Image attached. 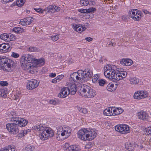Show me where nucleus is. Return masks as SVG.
Here are the masks:
<instances>
[{
	"label": "nucleus",
	"instance_id": "f257e3e1",
	"mask_svg": "<svg viewBox=\"0 0 151 151\" xmlns=\"http://www.w3.org/2000/svg\"><path fill=\"white\" fill-rule=\"evenodd\" d=\"M92 73H91L89 70L85 69L84 71L79 70L77 72H74L70 75V77L74 82L82 83L85 80H88L89 78L91 79L90 77Z\"/></svg>",
	"mask_w": 151,
	"mask_h": 151
},
{
	"label": "nucleus",
	"instance_id": "f03ea898",
	"mask_svg": "<svg viewBox=\"0 0 151 151\" xmlns=\"http://www.w3.org/2000/svg\"><path fill=\"white\" fill-rule=\"evenodd\" d=\"M35 60V59L32 55L28 54H23L21 58L20 63L25 70H28L32 67L30 63H33Z\"/></svg>",
	"mask_w": 151,
	"mask_h": 151
},
{
	"label": "nucleus",
	"instance_id": "7ed1b4c3",
	"mask_svg": "<svg viewBox=\"0 0 151 151\" xmlns=\"http://www.w3.org/2000/svg\"><path fill=\"white\" fill-rule=\"evenodd\" d=\"M92 134L91 131H88L84 128L80 129L77 133L78 137L84 141H89L93 140L94 137L92 136V135H91Z\"/></svg>",
	"mask_w": 151,
	"mask_h": 151
},
{
	"label": "nucleus",
	"instance_id": "20e7f679",
	"mask_svg": "<svg viewBox=\"0 0 151 151\" xmlns=\"http://www.w3.org/2000/svg\"><path fill=\"white\" fill-rule=\"evenodd\" d=\"M81 88L80 93L83 96L87 98H93L94 96V92L91 87L83 84H81Z\"/></svg>",
	"mask_w": 151,
	"mask_h": 151
},
{
	"label": "nucleus",
	"instance_id": "39448f33",
	"mask_svg": "<svg viewBox=\"0 0 151 151\" xmlns=\"http://www.w3.org/2000/svg\"><path fill=\"white\" fill-rule=\"evenodd\" d=\"M14 62L10 60L5 57L0 58V68L6 70V68H10L13 66Z\"/></svg>",
	"mask_w": 151,
	"mask_h": 151
},
{
	"label": "nucleus",
	"instance_id": "423d86ee",
	"mask_svg": "<svg viewBox=\"0 0 151 151\" xmlns=\"http://www.w3.org/2000/svg\"><path fill=\"white\" fill-rule=\"evenodd\" d=\"M54 135L53 131L51 128L47 127L45 131L39 134L40 139L42 140L47 139L49 137H52Z\"/></svg>",
	"mask_w": 151,
	"mask_h": 151
},
{
	"label": "nucleus",
	"instance_id": "0eeeda50",
	"mask_svg": "<svg viewBox=\"0 0 151 151\" xmlns=\"http://www.w3.org/2000/svg\"><path fill=\"white\" fill-rule=\"evenodd\" d=\"M71 132V128L68 126L65 127H60L58 129V134H61L62 136H64L65 138H67L70 135Z\"/></svg>",
	"mask_w": 151,
	"mask_h": 151
},
{
	"label": "nucleus",
	"instance_id": "6e6552de",
	"mask_svg": "<svg viewBox=\"0 0 151 151\" xmlns=\"http://www.w3.org/2000/svg\"><path fill=\"white\" fill-rule=\"evenodd\" d=\"M116 68L115 66H113L112 69H111L110 70L104 72L105 76L106 78L111 80H113V81L116 80V77L117 78V76H116V75L118 73L117 71L114 69Z\"/></svg>",
	"mask_w": 151,
	"mask_h": 151
},
{
	"label": "nucleus",
	"instance_id": "1a4fd4ad",
	"mask_svg": "<svg viewBox=\"0 0 151 151\" xmlns=\"http://www.w3.org/2000/svg\"><path fill=\"white\" fill-rule=\"evenodd\" d=\"M6 127L11 134H15L19 132V126L18 124L15 122L12 124H7L6 125Z\"/></svg>",
	"mask_w": 151,
	"mask_h": 151
},
{
	"label": "nucleus",
	"instance_id": "9d476101",
	"mask_svg": "<svg viewBox=\"0 0 151 151\" xmlns=\"http://www.w3.org/2000/svg\"><path fill=\"white\" fill-rule=\"evenodd\" d=\"M11 121L18 124L19 127H24L27 125L28 121L27 120L21 118L13 117L11 118Z\"/></svg>",
	"mask_w": 151,
	"mask_h": 151
},
{
	"label": "nucleus",
	"instance_id": "9b49d317",
	"mask_svg": "<svg viewBox=\"0 0 151 151\" xmlns=\"http://www.w3.org/2000/svg\"><path fill=\"white\" fill-rule=\"evenodd\" d=\"M148 96L147 92L145 91H139L136 92L134 94L135 99L140 100L147 97Z\"/></svg>",
	"mask_w": 151,
	"mask_h": 151
},
{
	"label": "nucleus",
	"instance_id": "f8f14e48",
	"mask_svg": "<svg viewBox=\"0 0 151 151\" xmlns=\"http://www.w3.org/2000/svg\"><path fill=\"white\" fill-rule=\"evenodd\" d=\"M39 82L36 80L32 79L28 81L27 82L28 85L27 88L29 90H32L37 88L39 85Z\"/></svg>",
	"mask_w": 151,
	"mask_h": 151
},
{
	"label": "nucleus",
	"instance_id": "ddd939ff",
	"mask_svg": "<svg viewBox=\"0 0 151 151\" xmlns=\"http://www.w3.org/2000/svg\"><path fill=\"white\" fill-rule=\"evenodd\" d=\"M69 90L67 87H64L61 90L60 92L59 93L58 96L61 98H65L70 93Z\"/></svg>",
	"mask_w": 151,
	"mask_h": 151
},
{
	"label": "nucleus",
	"instance_id": "4468645a",
	"mask_svg": "<svg viewBox=\"0 0 151 151\" xmlns=\"http://www.w3.org/2000/svg\"><path fill=\"white\" fill-rule=\"evenodd\" d=\"M137 116L139 119L144 121H147L149 119V115L147 112L142 111L137 113Z\"/></svg>",
	"mask_w": 151,
	"mask_h": 151
},
{
	"label": "nucleus",
	"instance_id": "2eb2a0df",
	"mask_svg": "<svg viewBox=\"0 0 151 151\" xmlns=\"http://www.w3.org/2000/svg\"><path fill=\"white\" fill-rule=\"evenodd\" d=\"M68 88L69 90L70 94L71 95H74L76 91V85L73 83H68Z\"/></svg>",
	"mask_w": 151,
	"mask_h": 151
},
{
	"label": "nucleus",
	"instance_id": "dca6fc26",
	"mask_svg": "<svg viewBox=\"0 0 151 151\" xmlns=\"http://www.w3.org/2000/svg\"><path fill=\"white\" fill-rule=\"evenodd\" d=\"M3 45L2 47L4 50V52H6L8 51H9L11 50V48L12 45L11 42H9L7 43H4L2 44Z\"/></svg>",
	"mask_w": 151,
	"mask_h": 151
},
{
	"label": "nucleus",
	"instance_id": "f3484780",
	"mask_svg": "<svg viewBox=\"0 0 151 151\" xmlns=\"http://www.w3.org/2000/svg\"><path fill=\"white\" fill-rule=\"evenodd\" d=\"M120 63L124 65H130L133 62L132 60L128 58H123L120 61Z\"/></svg>",
	"mask_w": 151,
	"mask_h": 151
},
{
	"label": "nucleus",
	"instance_id": "a211bd4d",
	"mask_svg": "<svg viewBox=\"0 0 151 151\" xmlns=\"http://www.w3.org/2000/svg\"><path fill=\"white\" fill-rule=\"evenodd\" d=\"M117 73H118L116 75V76H117V78L116 77V81H119L123 78H125L127 75V72L126 71L117 72Z\"/></svg>",
	"mask_w": 151,
	"mask_h": 151
},
{
	"label": "nucleus",
	"instance_id": "6ab92c4d",
	"mask_svg": "<svg viewBox=\"0 0 151 151\" xmlns=\"http://www.w3.org/2000/svg\"><path fill=\"white\" fill-rule=\"evenodd\" d=\"M47 127L45 125L40 124L38 125H35L32 127V129L38 131H45Z\"/></svg>",
	"mask_w": 151,
	"mask_h": 151
},
{
	"label": "nucleus",
	"instance_id": "aec40b11",
	"mask_svg": "<svg viewBox=\"0 0 151 151\" xmlns=\"http://www.w3.org/2000/svg\"><path fill=\"white\" fill-rule=\"evenodd\" d=\"M113 116H115L123 112V110L120 108H115L112 107Z\"/></svg>",
	"mask_w": 151,
	"mask_h": 151
},
{
	"label": "nucleus",
	"instance_id": "412c9836",
	"mask_svg": "<svg viewBox=\"0 0 151 151\" xmlns=\"http://www.w3.org/2000/svg\"><path fill=\"white\" fill-rule=\"evenodd\" d=\"M122 134H126L129 133L130 132V129L128 125L125 124H122Z\"/></svg>",
	"mask_w": 151,
	"mask_h": 151
},
{
	"label": "nucleus",
	"instance_id": "4be33fe9",
	"mask_svg": "<svg viewBox=\"0 0 151 151\" xmlns=\"http://www.w3.org/2000/svg\"><path fill=\"white\" fill-rule=\"evenodd\" d=\"M112 107L108 108L105 109L103 112L104 115L107 116H113L112 114Z\"/></svg>",
	"mask_w": 151,
	"mask_h": 151
},
{
	"label": "nucleus",
	"instance_id": "5701e85b",
	"mask_svg": "<svg viewBox=\"0 0 151 151\" xmlns=\"http://www.w3.org/2000/svg\"><path fill=\"white\" fill-rule=\"evenodd\" d=\"M140 14L138 10L136 9H132L130 11L129 13V16L131 18H132L133 16L135 15L136 14Z\"/></svg>",
	"mask_w": 151,
	"mask_h": 151
},
{
	"label": "nucleus",
	"instance_id": "b1692460",
	"mask_svg": "<svg viewBox=\"0 0 151 151\" xmlns=\"http://www.w3.org/2000/svg\"><path fill=\"white\" fill-rule=\"evenodd\" d=\"M8 91L7 89L4 88L0 90V96L2 98H5L7 96Z\"/></svg>",
	"mask_w": 151,
	"mask_h": 151
},
{
	"label": "nucleus",
	"instance_id": "393cba45",
	"mask_svg": "<svg viewBox=\"0 0 151 151\" xmlns=\"http://www.w3.org/2000/svg\"><path fill=\"white\" fill-rule=\"evenodd\" d=\"M78 147L75 145L70 146L69 148L65 150V151H79Z\"/></svg>",
	"mask_w": 151,
	"mask_h": 151
},
{
	"label": "nucleus",
	"instance_id": "a878e982",
	"mask_svg": "<svg viewBox=\"0 0 151 151\" xmlns=\"http://www.w3.org/2000/svg\"><path fill=\"white\" fill-rule=\"evenodd\" d=\"M95 83L98 84L100 86H103L106 84V81L104 79H100L97 80Z\"/></svg>",
	"mask_w": 151,
	"mask_h": 151
},
{
	"label": "nucleus",
	"instance_id": "bb28decb",
	"mask_svg": "<svg viewBox=\"0 0 151 151\" xmlns=\"http://www.w3.org/2000/svg\"><path fill=\"white\" fill-rule=\"evenodd\" d=\"M106 88L109 91L112 92L115 90L116 87H114V84L109 83L107 86Z\"/></svg>",
	"mask_w": 151,
	"mask_h": 151
},
{
	"label": "nucleus",
	"instance_id": "cd10ccee",
	"mask_svg": "<svg viewBox=\"0 0 151 151\" xmlns=\"http://www.w3.org/2000/svg\"><path fill=\"white\" fill-rule=\"evenodd\" d=\"M9 35L7 33H4L0 35L1 39L4 41H8Z\"/></svg>",
	"mask_w": 151,
	"mask_h": 151
},
{
	"label": "nucleus",
	"instance_id": "c85d7f7f",
	"mask_svg": "<svg viewBox=\"0 0 151 151\" xmlns=\"http://www.w3.org/2000/svg\"><path fill=\"white\" fill-rule=\"evenodd\" d=\"M13 31L15 32L18 34L22 33V32H24V29L21 28L20 27H14L13 29Z\"/></svg>",
	"mask_w": 151,
	"mask_h": 151
},
{
	"label": "nucleus",
	"instance_id": "c756f323",
	"mask_svg": "<svg viewBox=\"0 0 151 151\" xmlns=\"http://www.w3.org/2000/svg\"><path fill=\"white\" fill-rule=\"evenodd\" d=\"M49 103L54 105L59 104L60 103V101L56 99H55L49 101Z\"/></svg>",
	"mask_w": 151,
	"mask_h": 151
},
{
	"label": "nucleus",
	"instance_id": "7c9ffc66",
	"mask_svg": "<svg viewBox=\"0 0 151 151\" xmlns=\"http://www.w3.org/2000/svg\"><path fill=\"white\" fill-rule=\"evenodd\" d=\"M54 6L50 5L45 9V11H47V12H51V13L54 12Z\"/></svg>",
	"mask_w": 151,
	"mask_h": 151
},
{
	"label": "nucleus",
	"instance_id": "2f4dec72",
	"mask_svg": "<svg viewBox=\"0 0 151 151\" xmlns=\"http://www.w3.org/2000/svg\"><path fill=\"white\" fill-rule=\"evenodd\" d=\"M129 81L130 83L132 84L135 85L138 83L137 80L135 77L130 78Z\"/></svg>",
	"mask_w": 151,
	"mask_h": 151
},
{
	"label": "nucleus",
	"instance_id": "473e14b6",
	"mask_svg": "<svg viewBox=\"0 0 151 151\" xmlns=\"http://www.w3.org/2000/svg\"><path fill=\"white\" fill-rule=\"evenodd\" d=\"M89 3L88 0H80V4L83 6H86Z\"/></svg>",
	"mask_w": 151,
	"mask_h": 151
},
{
	"label": "nucleus",
	"instance_id": "72a5a7b5",
	"mask_svg": "<svg viewBox=\"0 0 151 151\" xmlns=\"http://www.w3.org/2000/svg\"><path fill=\"white\" fill-rule=\"evenodd\" d=\"M25 19L27 25H29L34 20L33 18L31 17H28L25 18Z\"/></svg>",
	"mask_w": 151,
	"mask_h": 151
},
{
	"label": "nucleus",
	"instance_id": "f704fd0d",
	"mask_svg": "<svg viewBox=\"0 0 151 151\" xmlns=\"http://www.w3.org/2000/svg\"><path fill=\"white\" fill-rule=\"evenodd\" d=\"M35 61L37 64H40L41 65H42L45 63L44 59L43 58L38 59H36Z\"/></svg>",
	"mask_w": 151,
	"mask_h": 151
},
{
	"label": "nucleus",
	"instance_id": "c9c22d12",
	"mask_svg": "<svg viewBox=\"0 0 151 151\" xmlns=\"http://www.w3.org/2000/svg\"><path fill=\"white\" fill-rule=\"evenodd\" d=\"M25 0H17V5L19 7L22 6L25 2Z\"/></svg>",
	"mask_w": 151,
	"mask_h": 151
},
{
	"label": "nucleus",
	"instance_id": "e433bc0d",
	"mask_svg": "<svg viewBox=\"0 0 151 151\" xmlns=\"http://www.w3.org/2000/svg\"><path fill=\"white\" fill-rule=\"evenodd\" d=\"M27 133V131L26 130H22L20 132L18 133V134L17 135L19 137H23L25 134H26Z\"/></svg>",
	"mask_w": 151,
	"mask_h": 151
},
{
	"label": "nucleus",
	"instance_id": "4c0bfd02",
	"mask_svg": "<svg viewBox=\"0 0 151 151\" xmlns=\"http://www.w3.org/2000/svg\"><path fill=\"white\" fill-rule=\"evenodd\" d=\"M22 151H32V147L31 146H27L22 149Z\"/></svg>",
	"mask_w": 151,
	"mask_h": 151
},
{
	"label": "nucleus",
	"instance_id": "58836bf2",
	"mask_svg": "<svg viewBox=\"0 0 151 151\" xmlns=\"http://www.w3.org/2000/svg\"><path fill=\"white\" fill-rule=\"evenodd\" d=\"M139 14H135V15L132 18L134 20L137 21L140 19L141 17L140 15H139Z\"/></svg>",
	"mask_w": 151,
	"mask_h": 151
},
{
	"label": "nucleus",
	"instance_id": "ea45409f",
	"mask_svg": "<svg viewBox=\"0 0 151 151\" xmlns=\"http://www.w3.org/2000/svg\"><path fill=\"white\" fill-rule=\"evenodd\" d=\"M60 37V35H57L54 36H51V40L53 41H56Z\"/></svg>",
	"mask_w": 151,
	"mask_h": 151
},
{
	"label": "nucleus",
	"instance_id": "a19ab883",
	"mask_svg": "<svg viewBox=\"0 0 151 151\" xmlns=\"http://www.w3.org/2000/svg\"><path fill=\"white\" fill-rule=\"evenodd\" d=\"M114 65L111 66L110 65H107L104 68V72H105L108 70H110L111 69H112L113 66Z\"/></svg>",
	"mask_w": 151,
	"mask_h": 151
},
{
	"label": "nucleus",
	"instance_id": "79ce46f5",
	"mask_svg": "<svg viewBox=\"0 0 151 151\" xmlns=\"http://www.w3.org/2000/svg\"><path fill=\"white\" fill-rule=\"evenodd\" d=\"M78 109L80 112L84 114H86L87 112V109L86 108H81L80 107H78Z\"/></svg>",
	"mask_w": 151,
	"mask_h": 151
},
{
	"label": "nucleus",
	"instance_id": "37998d69",
	"mask_svg": "<svg viewBox=\"0 0 151 151\" xmlns=\"http://www.w3.org/2000/svg\"><path fill=\"white\" fill-rule=\"evenodd\" d=\"M122 124L116 126L115 128V130L116 131L120 132L121 133L122 128Z\"/></svg>",
	"mask_w": 151,
	"mask_h": 151
},
{
	"label": "nucleus",
	"instance_id": "c03bdc74",
	"mask_svg": "<svg viewBox=\"0 0 151 151\" xmlns=\"http://www.w3.org/2000/svg\"><path fill=\"white\" fill-rule=\"evenodd\" d=\"M16 39V37L13 34H11L10 36L9 35L8 38L9 41L14 40Z\"/></svg>",
	"mask_w": 151,
	"mask_h": 151
},
{
	"label": "nucleus",
	"instance_id": "a18cd8bd",
	"mask_svg": "<svg viewBox=\"0 0 151 151\" xmlns=\"http://www.w3.org/2000/svg\"><path fill=\"white\" fill-rule=\"evenodd\" d=\"M72 25L74 29V30L76 31H78V29L80 27V26L76 24H73Z\"/></svg>",
	"mask_w": 151,
	"mask_h": 151
},
{
	"label": "nucleus",
	"instance_id": "49530a36",
	"mask_svg": "<svg viewBox=\"0 0 151 151\" xmlns=\"http://www.w3.org/2000/svg\"><path fill=\"white\" fill-rule=\"evenodd\" d=\"M37 50V48L35 47H30L28 48V50L29 52H33L36 51Z\"/></svg>",
	"mask_w": 151,
	"mask_h": 151
},
{
	"label": "nucleus",
	"instance_id": "de8ad7c7",
	"mask_svg": "<svg viewBox=\"0 0 151 151\" xmlns=\"http://www.w3.org/2000/svg\"><path fill=\"white\" fill-rule=\"evenodd\" d=\"M25 20V19H22L20 22L19 24L23 26L27 25L26 22Z\"/></svg>",
	"mask_w": 151,
	"mask_h": 151
},
{
	"label": "nucleus",
	"instance_id": "09e8293b",
	"mask_svg": "<svg viewBox=\"0 0 151 151\" xmlns=\"http://www.w3.org/2000/svg\"><path fill=\"white\" fill-rule=\"evenodd\" d=\"M9 150V151H14L15 150V147L13 145H8Z\"/></svg>",
	"mask_w": 151,
	"mask_h": 151
},
{
	"label": "nucleus",
	"instance_id": "8fccbe9b",
	"mask_svg": "<svg viewBox=\"0 0 151 151\" xmlns=\"http://www.w3.org/2000/svg\"><path fill=\"white\" fill-rule=\"evenodd\" d=\"M100 75L99 74H95V83L97 80L101 79Z\"/></svg>",
	"mask_w": 151,
	"mask_h": 151
},
{
	"label": "nucleus",
	"instance_id": "3c124183",
	"mask_svg": "<svg viewBox=\"0 0 151 151\" xmlns=\"http://www.w3.org/2000/svg\"><path fill=\"white\" fill-rule=\"evenodd\" d=\"M86 10H87L86 11H87V13L92 12H93L94 10V8L93 7L90 8L88 9H86Z\"/></svg>",
	"mask_w": 151,
	"mask_h": 151
},
{
	"label": "nucleus",
	"instance_id": "603ef678",
	"mask_svg": "<svg viewBox=\"0 0 151 151\" xmlns=\"http://www.w3.org/2000/svg\"><path fill=\"white\" fill-rule=\"evenodd\" d=\"M12 56L14 58H17L19 57V55L18 53L13 52L12 54Z\"/></svg>",
	"mask_w": 151,
	"mask_h": 151
},
{
	"label": "nucleus",
	"instance_id": "864d4df0",
	"mask_svg": "<svg viewBox=\"0 0 151 151\" xmlns=\"http://www.w3.org/2000/svg\"><path fill=\"white\" fill-rule=\"evenodd\" d=\"M8 83L6 81H2L0 82V86H7Z\"/></svg>",
	"mask_w": 151,
	"mask_h": 151
},
{
	"label": "nucleus",
	"instance_id": "5fc2aeb1",
	"mask_svg": "<svg viewBox=\"0 0 151 151\" xmlns=\"http://www.w3.org/2000/svg\"><path fill=\"white\" fill-rule=\"evenodd\" d=\"M34 9L37 12H38L39 13H42L43 11H45V9L42 10L40 8L39 9L34 8Z\"/></svg>",
	"mask_w": 151,
	"mask_h": 151
},
{
	"label": "nucleus",
	"instance_id": "6e6d98bb",
	"mask_svg": "<svg viewBox=\"0 0 151 151\" xmlns=\"http://www.w3.org/2000/svg\"><path fill=\"white\" fill-rule=\"evenodd\" d=\"M69 144L67 143H66L64 145V149L65 150H65L67 149L68 148H69L70 147Z\"/></svg>",
	"mask_w": 151,
	"mask_h": 151
},
{
	"label": "nucleus",
	"instance_id": "4d7b16f0",
	"mask_svg": "<svg viewBox=\"0 0 151 151\" xmlns=\"http://www.w3.org/2000/svg\"><path fill=\"white\" fill-rule=\"evenodd\" d=\"M146 132L147 134H151V126L148 127L147 129Z\"/></svg>",
	"mask_w": 151,
	"mask_h": 151
},
{
	"label": "nucleus",
	"instance_id": "13d9d810",
	"mask_svg": "<svg viewBox=\"0 0 151 151\" xmlns=\"http://www.w3.org/2000/svg\"><path fill=\"white\" fill-rule=\"evenodd\" d=\"M63 77V75H62L58 76L57 77H56V78L57 79H58V82H59L60 81L61 79H62Z\"/></svg>",
	"mask_w": 151,
	"mask_h": 151
},
{
	"label": "nucleus",
	"instance_id": "bf43d9fd",
	"mask_svg": "<svg viewBox=\"0 0 151 151\" xmlns=\"http://www.w3.org/2000/svg\"><path fill=\"white\" fill-rule=\"evenodd\" d=\"M78 11L81 13H86L87 12L86 9H78Z\"/></svg>",
	"mask_w": 151,
	"mask_h": 151
},
{
	"label": "nucleus",
	"instance_id": "052dcab7",
	"mask_svg": "<svg viewBox=\"0 0 151 151\" xmlns=\"http://www.w3.org/2000/svg\"><path fill=\"white\" fill-rule=\"evenodd\" d=\"M54 12H55V11L58 12V11H59L60 10V7H58L56 6L55 5L54 6Z\"/></svg>",
	"mask_w": 151,
	"mask_h": 151
},
{
	"label": "nucleus",
	"instance_id": "680f3d73",
	"mask_svg": "<svg viewBox=\"0 0 151 151\" xmlns=\"http://www.w3.org/2000/svg\"><path fill=\"white\" fill-rule=\"evenodd\" d=\"M93 146V144L91 142H89V143L86 145V147L89 148L90 147H92Z\"/></svg>",
	"mask_w": 151,
	"mask_h": 151
},
{
	"label": "nucleus",
	"instance_id": "e2e57ef3",
	"mask_svg": "<svg viewBox=\"0 0 151 151\" xmlns=\"http://www.w3.org/2000/svg\"><path fill=\"white\" fill-rule=\"evenodd\" d=\"M2 150L3 151H9L8 146H6L2 148Z\"/></svg>",
	"mask_w": 151,
	"mask_h": 151
},
{
	"label": "nucleus",
	"instance_id": "0e129e2a",
	"mask_svg": "<svg viewBox=\"0 0 151 151\" xmlns=\"http://www.w3.org/2000/svg\"><path fill=\"white\" fill-rule=\"evenodd\" d=\"M85 40L88 42H90L93 40V38L90 37H87L85 38Z\"/></svg>",
	"mask_w": 151,
	"mask_h": 151
},
{
	"label": "nucleus",
	"instance_id": "69168bd1",
	"mask_svg": "<svg viewBox=\"0 0 151 151\" xmlns=\"http://www.w3.org/2000/svg\"><path fill=\"white\" fill-rule=\"evenodd\" d=\"M56 76V74L55 73H51L49 75V76L52 78H53Z\"/></svg>",
	"mask_w": 151,
	"mask_h": 151
},
{
	"label": "nucleus",
	"instance_id": "338daca9",
	"mask_svg": "<svg viewBox=\"0 0 151 151\" xmlns=\"http://www.w3.org/2000/svg\"><path fill=\"white\" fill-rule=\"evenodd\" d=\"M57 82H58V79H57L56 78L54 79H53L52 81V82L54 83H56Z\"/></svg>",
	"mask_w": 151,
	"mask_h": 151
},
{
	"label": "nucleus",
	"instance_id": "774afa93",
	"mask_svg": "<svg viewBox=\"0 0 151 151\" xmlns=\"http://www.w3.org/2000/svg\"><path fill=\"white\" fill-rule=\"evenodd\" d=\"M2 46L3 45H1V47H0V51L1 52H4V50H5L3 49V47H2Z\"/></svg>",
	"mask_w": 151,
	"mask_h": 151
}]
</instances>
